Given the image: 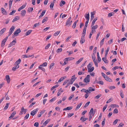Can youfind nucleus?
Listing matches in <instances>:
<instances>
[{"label": "nucleus", "instance_id": "60", "mask_svg": "<svg viewBox=\"0 0 127 127\" xmlns=\"http://www.w3.org/2000/svg\"><path fill=\"white\" fill-rule=\"evenodd\" d=\"M36 103L35 102H32L29 106V107L30 108L32 107L34 104H35Z\"/></svg>", "mask_w": 127, "mask_h": 127}, {"label": "nucleus", "instance_id": "43", "mask_svg": "<svg viewBox=\"0 0 127 127\" xmlns=\"http://www.w3.org/2000/svg\"><path fill=\"white\" fill-rule=\"evenodd\" d=\"M25 109L24 108V107H22L21 109V110L20 111L21 114H23V112H24V111Z\"/></svg>", "mask_w": 127, "mask_h": 127}, {"label": "nucleus", "instance_id": "44", "mask_svg": "<svg viewBox=\"0 0 127 127\" xmlns=\"http://www.w3.org/2000/svg\"><path fill=\"white\" fill-rule=\"evenodd\" d=\"M70 79H68L67 80H65L64 82V83H63V85H65L66 84V83H68L69 82V81H70Z\"/></svg>", "mask_w": 127, "mask_h": 127}, {"label": "nucleus", "instance_id": "45", "mask_svg": "<svg viewBox=\"0 0 127 127\" xmlns=\"http://www.w3.org/2000/svg\"><path fill=\"white\" fill-rule=\"evenodd\" d=\"M92 64L91 62L90 63L87 65V68H90L92 66Z\"/></svg>", "mask_w": 127, "mask_h": 127}, {"label": "nucleus", "instance_id": "61", "mask_svg": "<svg viewBox=\"0 0 127 127\" xmlns=\"http://www.w3.org/2000/svg\"><path fill=\"white\" fill-rule=\"evenodd\" d=\"M90 101H88L87 102V103H86L85 104V105L84 106V107H86L88 106L89 105V103H90Z\"/></svg>", "mask_w": 127, "mask_h": 127}, {"label": "nucleus", "instance_id": "20", "mask_svg": "<svg viewBox=\"0 0 127 127\" xmlns=\"http://www.w3.org/2000/svg\"><path fill=\"white\" fill-rule=\"evenodd\" d=\"M104 79L107 81H108L110 82H112V80L107 76Z\"/></svg>", "mask_w": 127, "mask_h": 127}, {"label": "nucleus", "instance_id": "42", "mask_svg": "<svg viewBox=\"0 0 127 127\" xmlns=\"http://www.w3.org/2000/svg\"><path fill=\"white\" fill-rule=\"evenodd\" d=\"M71 82H68L67 83L66 86H65V87H70V85H71L72 84H71Z\"/></svg>", "mask_w": 127, "mask_h": 127}, {"label": "nucleus", "instance_id": "36", "mask_svg": "<svg viewBox=\"0 0 127 127\" xmlns=\"http://www.w3.org/2000/svg\"><path fill=\"white\" fill-rule=\"evenodd\" d=\"M50 121V120L48 119L46 120L43 124V126H45Z\"/></svg>", "mask_w": 127, "mask_h": 127}, {"label": "nucleus", "instance_id": "17", "mask_svg": "<svg viewBox=\"0 0 127 127\" xmlns=\"http://www.w3.org/2000/svg\"><path fill=\"white\" fill-rule=\"evenodd\" d=\"M72 108V106L68 107L66 108H65L63 109V110H69L71 109Z\"/></svg>", "mask_w": 127, "mask_h": 127}, {"label": "nucleus", "instance_id": "16", "mask_svg": "<svg viewBox=\"0 0 127 127\" xmlns=\"http://www.w3.org/2000/svg\"><path fill=\"white\" fill-rule=\"evenodd\" d=\"M13 0H10L9 2V8L10 9L11 8L12 3Z\"/></svg>", "mask_w": 127, "mask_h": 127}, {"label": "nucleus", "instance_id": "25", "mask_svg": "<svg viewBox=\"0 0 127 127\" xmlns=\"http://www.w3.org/2000/svg\"><path fill=\"white\" fill-rule=\"evenodd\" d=\"M6 29L5 28H3L0 31V35H2L5 31Z\"/></svg>", "mask_w": 127, "mask_h": 127}, {"label": "nucleus", "instance_id": "59", "mask_svg": "<svg viewBox=\"0 0 127 127\" xmlns=\"http://www.w3.org/2000/svg\"><path fill=\"white\" fill-rule=\"evenodd\" d=\"M16 12V10H13L12 11V12H11L9 14L10 15H12L14 13H15Z\"/></svg>", "mask_w": 127, "mask_h": 127}, {"label": "nucleus", "instance_id": "13", "mask_svg": "<svg viewBox=\"0 0 127 127\" xmlns=\"http://www.w3.org/2000/svg\"><path fill=\"white\" fill-rule=\"evenodd\" d=\"M6 78V80L7 81V82L8 83H9L10 82V78L9 77V75H7L5 77Z\"/></svg>", "mask_w": 127, "mask_h": 127}, {"label": "nucleus", "instance_id": "40", "mask_svg": "<svg viewBox=\"0 0 127 127\" xmlns=\"http://www.w3.org/2000/svg\"><path fill=\"white\" fill-rule=\"evenodd\" d=\"M48 18L47 17H46L45 18L43 19V20L42 21V23H43L47 21L48 20Z\"/></svg>", "mask_w": 127, "mask_h": 127}, {"label": "nucleus", "instance_id": "64", "mask_svg": "<svg viewBox=\"0 0 127 127\" xmlns=\"http://www.w3.org/2000/svg\"><path fill=\"white\" fill-rule=\"evenodd\" d=\"M112 101V99L111 98H110L106 102V103H108L111 102Z\"/></svg>", "mask_w": 127, "mask_h": 127}, {"label": "nucleus", "instance_id": "37", "mask_svg": "<svg viewBox=\"0 0 127 127\" xmlns=\"http://www.w3.org/2000/svg\"><path fill=\"white\" fill-rule=\"evenodd\" d=\"M102 59L105 63H108V61L106 59V57H104Z\"/></svg>", "mask_w": 127, "mask_h": 127}, {"label": "nucleus", "instance_id": "52", "mask_svg": "<svg viewBox=\"0 0 127 127\" xmlns=\"http://www.w3.org/2000/svg\"><path fill=\"white\" fill-rule=\"evenodd\" d=\"M16 114V112L15 111L13 112L11 114L10 116L12 118H13L14 116Z\"/></svg>", "mask_w": 127, "mask_h": 127}, {"label": "nucleus", "instance_id": "51", "mask_svg": "<svg viewBox=\"0 0 127 127\" xmlns=\"http://www.w3.org/2000/svg\"><path fill=\"white\" fill-rule=\"evenodd\" d=\"M82 105V103H80V104H78L76 106V110L79 109Z\"/></svg>", "mask_w": 127, "mask_h": 127}, {"label": "nucleus", "instance_id": "14", "mask_svg": "<svg viewBox=\"0 0 127 127\" xmlns=\"http://www.w3.org/2000/svg\"><path fill=\"white\" fill-rule=\"evenodd\" d=\"M19 17L18 16H16L12 20L13 22H15L19 19Z\"/></svg>", "mask_w": 127, "mask_h": 127}, {"label": "nucleus", "instance_id": "35", "mask_svg": "<svg viewBox=\"0 0 127 127\" xmlns=\"http://www.w3.org/2000/svg\"><path fill=\"white\" fill-rule=\"evenodd\" d=\"M74 59V58H72V57L66 58H65L66 61H70V60H72Z\"/></svg>", "mask_w": 127, "mask_h": 127}, {"label": "nucleus", "instance_id": "39", "mask_svg": "<svg viewBox=\"0 0 127 127\" xmlns=\"http://www.w3.org/2000/svg\"><path fill=\"white\" fill-rule=\"evenodd\" d=\"M101 95H102L100 94L98 95H96V96H95V98L96 99H98L101 96Z\"/></svg>", "mask_w": 127, "mask_h": 127}, {"label": "nucleus", "instance_id": "28", "mask_svg": "<svg viewBox=\"0 0 127 127\" xmlns=\"http://www.w3.org/2000/svg\"><path fill=\"white\" fill-rule=\"evenodd\" d=\"M32 30H30L27 31L25 33L26 35L27 36L29 35L32 32Z\"/></svg>", "mask_w": 127, "mask_h": 127}, {"label": "nucleus", "instance_id": "24", "mask_svg": "<svg viewBox=\"0 0 127 127\" xmlns=\"http://www.w3.org/2000/svg\"><path fill=\"white\" fill-rule=\"evenodd\" d=\"M26 13V11L25 10H23L21 11V14L23 17H24L25 16Z\"/></svg>", "mask_w": 127, "mask_h": 127}, {"label": "nucleus", "instance_id": "54", "mask_svg": "<svg viewBox=\"0 0 127 127\" xmlns=\"http://www.w3.org/2000/svg\"><path fill=\"white\" fill-rule=\"evenodd\" d=\"M120 95L121 97L122 98H124V94L123 93V92L122 91V90H121L120 91Z\"/></svg>", "mask_w": 127, "mask_h": 127}, {"label": "nucleus", "instance_id": "27", "mask_svg": "<svg viewBox=\"0 0 127 127\" xmlns=\"http://www.w3.org/2000/svg\"><path fill=\"white\" fill-rule=\"evenodd\" d=\"M65 3V1L64 0H62L60 4V6H62Z\"/></svg>", "mask_w": 127, "mask_h": 127}, {"label": "nucleus", "instance_id": "31", "mask_svg": "<svg viewBox=\"0 0 127 127\" xmlns=\"http://www.w3.org/2000/svg\"><path fill=\"white\" fill-rule=\"evenodd\" d=\"M88 69V72H90L93 71L94 69V67H93L91 68H90Z\"/></svg>", "mask_w": 127, "mask_h": 127}, {"label": "nucleus", "instance_id": "63", "mask_svg": "<svg viewBox=\"0 0 127 127\" xmlns=\"http://www.w3.org/2000/svg\"><path fill=\"white\" fill-rule=\"evenodd\" d=\"M124 125V124L122 123H121L119 125L118 127H122Z\"/></svg>", "mask_w": 127, "mask_h": 127}, {"label": "nucleus", "instance_id": "53", "mask_svg": "<svg viewBox=\"0 0 127 127\" xmlns=\"http://www.w3.org/2000/svg\"><path fill=\"white\" fill-rule=\"evenodd\" d=\"M94 109L93 108H92L89 112V115H92Z\"/></svg>", "mask_w": 127, "mask_h": 127}, {"label": "nucleus", "instance_id": "55", "mask_svg": "<svg viewBox=\"0 0 127 127\" xmlns=\"http://www.w3.org/2000/svg\"><path fill=\"white\" fill-rule=\"evenodd\" d=\"M51 45V44L50 43H49L45 47V49H48L49 47Z\"/></svg>", "mask_w": 127, "mask_h": 127}, {"label": "nucleus", "instance_id": "30", "mask_svg": "<svg viewBox=\"0 0 127 127\" xmlns=\"http://www.w3.org/2000/svg\"><path fill=\"white\" fill-rule=\"evenodd\" d=\"M26 6V5H23L22 6L20 7L18 9V11H20L22 9H24Z\"/></svg>", "mask_w": 127, "mask_h": 127}, {"label": "nucleus", "instance_id": "11", "mask_svg": "<svg viewBox=\"0 0 127 127\" xmlns=\"http://www.w3.org/2000/svg\"><path fill=\"white\" fill-rule=\"evenodd\" d=\"M88 119V118H84L83 117H82L80 119V120H81L82 122H84Z\"/></svg>", "mask_w": 127, "mask_h": 127}, {"label": "nucleus", "instance_id": "56", "mask_svg": "<svg viewBox=\"0 0 127 127\" xmlns=\"http://www.w3.org/2000/svg\"><path fill=\"white\" fill-rule=\"evenodd\" d=\"M54 5V2H53L50 5V7L51 8H53Z\"/></svg>", "mask_w": 127, "mask_h": 127}, {"label": "nucleus", "instance_id": "8", "mask_svg": "<svg viewBox=\"0 0 127 127\" xmlns=\"http://www.w3.org/2000/svg\"><path fill=\"white\" fill-rule=\"evenodd\" d=\"M16 42V40H13L12 42L9 44L8 47H10L13 46V45H14Z\"/></svg>", "mask_w": 127, "mask_h": 127}, {"label": "nucleus", "instance_id": "62", "mask_svg": "<svg viewBox=\"0 0 127 127\" xmlns=\"http://www.w3.org/2000/svg\"><path fill=\"white\" fill-rule=\"evenodd\" d=\"M89 22V20H87L85 22V26L84 28H87V27L88 26V24Z\"/></svg>", "mask_w": 127, "mask_h": 127}, {"label": "nucleus", "instance_id": "19", "mask_svg": "<svg viewBox=\"0 0 127 127\" xmlns=\"http://www.w3.org/2000/svg\"><path fill=\"white\" fill-rule=\"evenodd\" d=\"M19 65H16V66L13 67L12 69V70L13 71H15L16 69L19 67Z\"/></svg>", "mask_w": 127, "mask_h": 127}, {"label": "nucleus", "instance_id": "50", "mask_svg": "<svg viewBox=\"0 0 127 127\" xmlns=\"http://www.w3.org/2000/svg\"><path fill=\"white\" fill-rule=\"evenodd\" d=\"M118 110L116 108L114 110L113 113L114 114H117L118 113Z\"/></svg>", "mask_w": 127, "mask_h": 127}, {"label": "nucleus", "instance_id": "15", "mask_svg": "<svg viewBox=\"0 0 127 127\" xmlns=\"http://www.w3.org/2000/svg\"><path fill=\"white\" fill-rule=\"evenodd\" d=\"M45 110H43L42 111H41L40 113V114L38 115V117H40L41 115L43 114L45 112Z\"/></svg>", "mask_w": 127, "mask_h": 127}, {"label": "nucleus", "instance_id": "41", "mask_svg": "<svg viewBox=\"0 0 127 127\" xmlns=\"http://www.w3.org/2000/svg\"><path fill=\"white\" fill-rule=\"evenodd\" d=\"M83 59V58H81L79 59V60L76 62V64H79L81 62V61Z\"/></svg>", "mask_w": 127, "mask_h": 127}, {"label": "nucleus", "instance_id": "1", "mask_svg": "<svg viewBox=\"0 0 127 127\" xmlns=\"http://www.w3.org/2000/svg\"><path fill=\"white\" fill-rule=\"evenodd\" d=\"M71 17H70L67 19L66 23V26H69L70 25L72 22V21H71Z\"/></svg>", "mask_w": 127, "mask_h": 127}, {"label": "nucleus", "instance_id": "32", "mask_svg": "<svg viewBox=\"0 0 127 127\" xmlns=\"http://www.w3.org/2000/svg\"><path fill=\"white\" fill-rule=\"evenodd\" d=\"M79 85L81 86L82 87H85V85H87L86 83L84 84L82 82H80L79 83Z\"/></svg>", "mask_w": 127, "mask_h": 127}, {"label": "nucleus", "instance_id": "57", "mask_svg": "<svg viewBox=\"0 0 127 127\" xmlns=\"http://www.w3.org/2000/svg\"><path fill=\"white\" fill-rule=\"evenodd\" d=\"M47 63L46 62H45L43 64L40 65V66H47Z\"/></svg>", "mask_w": 127, "mask_h": 127}, {"label": "nucleus", "instance_id": "23", "mask_svg": "<svg viewBox=\"0 0 127 127\" xmlns=\"http://www.w3.org/2000/svg\"><path fill=\"white\" fill-rule=\"evenodd\" d=\"M86 28H84L82 33V36H85L86 34Z\"/></svg>", "mask_w": 127, "mask_h": 127}, {"label": "nucleus", "instance_id": "48", "mask_svg": "<svg viewBox=\"0 0 127 127\" xmlns=\"http://www.w3.org/2000/svg\"><path fill=\"white\" fill-rule=\"evenodd\" d=\"M60 32V31H58L57 32L55 33L54 34V36H57L59 34Z\"/></svg>", "mask_w": 127, "mask_h": 127}, {"label": "nucleus", "instance_id": "3", "mask_svg": "<svg viewBox=\"0 0 127 127\" xmlns=\"http://www.w3.org/2000/svg\"><path fill=\"white\" fill-rule=\"evenodd\" d=\"M15 29L14 26H12L10 29L9 32L8 36H10L12 33Z\"/></svg>", "mask_w": 127, "mask_h": 127}, {"label": "nucleus", "instance_id": "18", "mask_svg": "<svg viewBox=\"0 0 127 127\" xmlns=\"http://www.w3.org/2000/svg\"><path fill=\"white\" fill-rule=\"evenodd\" d=\"M46 11V10H43L41 13V15L39 16V18H40L43 16L45 14Z\"/></svg>", "mask_w": 127, "mask_h": 127}, {"label": "nucleus", "instance_id": "9", "mask_svg": "<svg viewBox=\"0 0 127 127\" xmlns=\"http://www.w3.org/2000/svg\"><path fill=\"white\" fill-rule=\"evenodd\" d=\"M1 10L2 13L4 15H6L7 12L3 8H1Z\"/></svg>", "mask_w": 127, "mask_h": 127}, {"label": "nucleus", "instance_id": "21", "mask_svg": "<svg viewBox=\"0 0 127 127\" xmlns=\"http://www.w3.org/2000/svg\"><path fill=\"white\" fill-rule=\"evenodd\" d=\"M92 58L94 62H95V61H96V59L95 57V56L94 53H93V55H92Z\"/></svg>", "mask_w": 127, "mask_h": 127}, {"label": "nucleus", "instance_id": "58", "mask_svg": "<svg viewBox=\"0 0 127 127\" xmlns=\"http://www.w3.org/2000/svg\"><path fill=\"white\" fill-rule=\"evenodd\" d=\"M98 26L97 25H96L95 26H93L92 28V29L95 30L98 27Z\"/></svg>", "mask_w": 127, "mask_h": 127}, {"label": "nucleus", "instance_id": "29", "mask_svg": "<svg viewBox=\"0 0 127 127\" xmlns=\"http://www.w3.org/2000/svg\"><path fill=\"white\" fill-rule=\"evenodd\" d=\"M33 10V7H29L28 10V12L29 13H30L32 12Z\"/></svg>", "mask_w": 127, "mask_h": 127}, {"label": "nucleus", "instance_id": "5", "mask_svg": "<svg viewBox=\"0 0 127 127\" xmlns=\"http://www.w3.org/2000/svg\"><path fill=\"white\" fill-rule=\"evenodd\" d=\"M38 110V109L37 108L32 111L31 113V115L32 116H34L37 112Z\"/></svg>", "mask_w": 127, "mask_h": 127}, {"label": "nucleus", "instance_id": "34", "mask_svg": "<svg viewBox=\"0 0 127 127\" xmlns=\"http://www.w3.org/2000/svg\"><path fill=\"white\" fill-rule=\"evenodd\" d=\"M91 20H93L94 18V15L95 14L94 12H92L91 13Z\"/></svg>", "mask_w": 127, "mask_h": 127}, {"label": "nucleus", "instance_id": "4", "mask_svg": "<svg viewBox=\"0 0 127 127\" xmlns=\"http://www.w3.org/2000/svg\"><path fill=\"white\" fill-rule=\"evenodd\" d=\"M8 36L6 37L3 40L1 43V46L2 47L5 45V43L8 38Z\"/></svg>", "mask_w": 127, "mask_h": 127}, {"label": "nucleus", "instance_id": "7", "mask_svg": "<svg viewBox=\"0 0 127 127\" xmlns=\"http://www.w3.org/2000/svg\"><path fill=\"white\" fill-rule=\"evenodd\" d=\"M21 30L20 28L17 29L14 32V35L15 36H17L18 35V34L21 32Z\"/></svg>", "mask_w": 127, "mask_h": 127}, {"label": "nucleus", "instance_id": "49", "mask_svg": "<svg viewBox=\"0 0 127 127\" xmlns=\"http://www.w3.org/2000/svg\"><path fill=\"white\" fill-rule=\"evenodd\" d=\"M104 38H103L101 41L100 42V46H102V45L103 44V42L104 41Z\"/></svg>", "mask_w": 127, "mask_h": 127}, {"label": "nucleus", "instance_id": "26", "mask_svg": "<svg viewBox=\"0 0 127 127\" xmlns=\"http://www.w3.org/2000/svg\"><path fill=\"white\" fill-rule=\"evenodd\" d=\"M66 76H64L61 77L58 80V82L59 83L61 82L62 81L64 80V79L66 78Z\"/></svg>", "mask_w": 127, "mask_h": 127}, {"label": "nucleus", "instance_id": "47", "mask_svg": "<svg viewBox=\"0 0 127 127\" xmlns=\"http://www.w3.org/2000/svg\"><path fill=\"white\" fill-rule=\"evenodd\" d=\"M110 106L111 107H119V106L118 105H117L115 104H112Z\"/></svg>", "mask_w": 127, "mask_h": 127}, {"label": "nucleus", "instance_id": "38", "mask_svg": "<svg viewBox=\"0 0 127 127\" xmlns=\"http://www.w3.org/2000/svg\"><path fill=\"white\" fill-rule=\"evenodd\" d=\"M9 103H7L6 104L5 106L4 107V109L6 110L7 109L9 106Z\"/></svg>", "mask_w": 127, "mask_h": 127}, {"label": "nucleus", "instance_id": "6", "mask_svg": "<svg viewBox=\"0 0 127 127\" xmlns=\"http://www.w3.org/2000/svg\"><path fill=\"white\" fill-rule=\"evenodd\" d=\"M75 75H73L70 79V82H71V83L73 84L74 82L76 79V77H75Z\"/></svg>", "mask_w": 127, "mask_h": 127}, {"label": "nucleus", "instance_id": "46", "mask_svg": "<svg viewBox=\"0 0 127 127\" xmlns=\"http://www.w3.org/2000/svg\"><path fill=\"white\" fill-rule=\"evenodd\" d=\"M62 48H60L58 49L56 51L57 53H59L61 52L62 51Z\"/></svg>", "mask_w": 127, "mask_h": 127}, {"label": "nucleus", "instance_id": "12", "mask_svg": "<svg viewBox=\"0 0 127 127\" xmlns=\"http://www.w3.org/2000/svg\"><path fill=\"white\" fill-rule=\"evenodd\" d=\"M21 62V60L20 59H19L15 63V65H19L18 64H20Z\"/></svg>", "mask_w": 127, "mask_h": 127}, {"label": "nucleus", "instance_id": "10", "mask_svg": "<svg viewBox=\"0 0 127 127\" xmlns=\"http://www.w3.org/2000/svg\"><path fill=\"white\" fill-rule=\"evenodd\" d=\"M84 38L85 36H82L80 41V42L81 44H82L85 41V40Z\"/></svg>", "mask_w": 127, "mask_h": 127}, {"label": "nucleus", "instance_id": "33", "mask_svg": "<svg viewBox=\"0 0 127 127\" xmlns=\"http://www.w3.org/2000/svg\"><path fill=\"white\" fill-rule=\"evenodd\" d=\"M85 17L86 19L87 20H89L90 18L89 14V13L86 14V15H85Z\"/></svg>", "mask_w": 127, "mask_h": 127}, {"label": "nucleus", "instance_id": "22", "mask_svg": "<svg viewBox=\"0 0 127 127\" xmlns=\"http://www.w3.org/2000/svg\"><path fill=\"white\" fill-rule=\"evenodd\" d=\"M97 20V17H96V18H95L93 20V22H92V25H91V27H92V26H93L94 25L95 22Z\"/></svg>", "mask_w": 127, "mask_h": 127}, {"label": "nucleus", "instance_id": "2", "mask_svg": "<svg viewBox=\"0 0 127 127\" xmlns=\"http://www.w3.org/2000/svg\"><path fill=\"white\" fill-rule=\"evenodd\" d=\"M90 75H87L84 80V81L86 83L89 82L90 81Z\"/></svg>", "mask_w": 127, "mask_h": 127}]
</instances>
